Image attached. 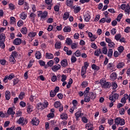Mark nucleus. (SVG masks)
Instances as JSON below:
<instances>
[{
  "label": "nucleus",
  "mask_w": 130,
  "mask_h": 130,
  "mask_svg": "<svg viewBox=\"0 0 130 130\" xmlns=\"http://www.w3.org/2000/svg\"><path fill=\"white\" fill-rule=\"evenodd\" d=\"M66 43H67V44L68 45H71L72 44V43H73V41L70 38H68L66 39Z\"/></svg>",
  "instance_id": "40"
},
{
  "label": "nucleus",
  "mask_w": 130,
  "mask_h": 130,
  "mask_svg": "<svg viewBox=\"0 0 130 130\" xmlns=\"http://www.w3.org/2000/svg\"><path fill=\"white\" fill-rule=\"evenodd\" d=\"M23 24H24V22L22 20H19L17 22L18 27H21V26H23Z\"/></svg>",
  "instance_id": "50"
},
{
  "label": "nucleus",
  "mask_w": 130,
  "mask_h": 130,
  "mask_svg": "<svg viewBox=\"0 0 130 130\" xmlns=\"http://www.w3.org/2000/svg\"><path fill=\"white\" fill-rule=\"evenodd\" d=\"M72 8L74 9V12L75 14H78V13L81 11V7L80 6L76 7V6H74Z\"/></svg>",
  "instance_id": "15"
},
{
  "label": "nucleus",
  "mask_w": 130,
  "mask_h": 130,
  "mask_svg": "<svg viewBox=\"0 0 130 130\" xmlns=\"http://www.w3.org/2000/svg\"><path fill=\"white\" fill-rule=\"evenodd\" d=\"M47 117L49 118H53V117H54V113H50L48 115H47Z\"/></svg>",
  "instance_id": "56"
},
{
  "label": "nucleus",
  "mask_w": 130,
  "mask_h": 130,
  "mask_svg": "<svg viewBox=\"0 0 130 130\" xmlns=\"http://www.w3.org/2000/svg\"><path fill=\"white\" fill-rule=\"evenodd\" d=\"M45 57L46 58H47V59H52L54 56H53V54H52V53H46Z\"/></svg>",
  "instance_id": "17"
},
{
  "label": "nucleus",
  "mask_w": 130,
  "mask_h": 130,
  "mask_svg": "<svg viewBox=\"0 0 130 130\" xmlns=\"http://www.w3.org/2000/svg\"><path fill=\"white\" fill-rule=\"evenodd\" d=\"M108 45L110 48H114L115 47V44L113 42L109 43Z\"/></svg>",
  "instance_id": "42"
},
{
  "label": "nucleus",
  "mask_w": 130,
  "mask_h": 130,
  "mask_svg": "<svg viewBox=\"0 0 130 130\" xmlns=\"http://www.w3.org/2000/svg\"><path fill=\"white\" fill-rule=\"evenodd\" d=\"M14 108L11 107L8 108L7 114L8 115H11L12 117H14V115L16 114V112L14 111Z\"/></svg>",
  "instance_id": "7"
},
{
  "label": "nucleus",
  "mask_w": 130,
  "mask_h": 130,
  "mask_svg": "<svg viewBox=\"0 0 130 130\" xmlns=\"http://www.w3.org/2000/svg\"><path fill=\"white\" fill-rule=\"evenodd\" d=\"M96 93L95 92H90L89 93V97L90 99H94L96 98Z\"/></svg>",
  "instance_id": "31"
},
{
  "label": "nucleus",
  "mask_w": 130,
  "mask_h": 130,
  "mask_svg": "<svg viewBox=\"0 0 130 130\" xmlns=\"http://www.w3.org/2000/svg\"><path fill=\"white\" fill-rule=\"evenodd\" d=\"M15 78V75H14L13 73H11L10 75H7L5 77L4 79V82L5 83H7L8 82L7 80H9V81H11V80H12V79H14Z\"/></svg>",
  "instance_id": "8"
},
{
  "label": "nucleus",
  "mask_w": 130,
  "mask_h": 130,
  "mask_svg": "<svg viewBox=\"0 0 130 130\" xmlns=\"http://www.w3.org/2000/svg\"><path fill=\"white\" fill-rule=\"evenodd\" d=\"M50 95L51 97H54L56 95V93L54 90H51L50 92Z\"/></svg>",
  "instance_id": "53"
},
{
  "label": "nucleus",
  "mask_w": 130,
  "mask_h": 130,
  "mask_svg": "<svg viewBox=\"0 0 130 130\" xmlns=\"http://www.w3.org/2000/svg\"><path fill=\"white\" fill-rule=\"evenodd\" d=\"M74 4V0H67L66 5L68 7H70V8H73Z\"/></svg>",
  "instance_id": "16"
},
{
  "label": "nucleus",
  "mask_w": 130,
  "mask_h": 130,
  "mask_svg": "<svg viewBox=\"0 0 130 130\" xmlns=\"http://www.w3.org/2000/svg\"><path fill=\"white\" fill-rule=\"evenodd\" d=\"M81 86L82 88H86V87H88V81H83L81 83Z\"/></svg>",
  "instance_id": "39"
},
{
  "label": "nucleus",
  "mask_w": 130,
  "mask_h": 130,
  "mask_svg": "<svg viewBox=\"0 0 130 130\" xmlns=\"http://www.w3.org/2000/svg\"><path fill=\"white\" fill-rule=\"evenodd\" d=\"M91 47L94 49H97V45L94 43H91Z\"/></svg>",
  "instance_id": "62"
},
{
  "label": "nucleus",
  "mask_w": 130,
  "mask_h": 130,
  "mask_svg": "<svg viewBox=\"0 0 130 130\" xmlns=\"http://www.w3.org/2000/svg\"><path fill=\"white\" fill-rule=\"evenodd\" d=\"M24 97H25V92H20L19 95V99L22 100Z\"/></svg>",
  "instance_id": "44"
},
{
  "label": "nucleus",
  "mask_w": 130,
  "mask_h": 130,
  "mask_svg": "<svg viewBox=\"0 0 130 130\" xmlns=\"http://www.w3.org/2000/svg\"><path fill=\"white\" fill-rule=\"evenodd\" d=\"M105 19H106L105 21L106 23H110V22H111V19L108 17H105Z\"/></svg>",
  "instance_id": "57"
},
{
  "label": "nucleus",
  "mask_w": 130,
  "mask_h": 130,
  "mask_svg": "<svg viewBox=\"0 0 130 130\" xmlns=\"http://www.w3.org/2000/svg\"><path fill=\"white\" fill-rule=\"evenodd\" d=\"M114 68V64H113V63H109L108 64L107 69L108 70H113Z\"/></svg>",
  "instance_id": "33"
},
{
  "label": "nucleus",
  "mask_w": 130,
  "mask_h": 130,
  "mask_svg": "<svg viewBox=\"0 0 130 130\" xmlns=\"http://www.w3.org/2000/svg\"><path fill=\"white\" fill-rule=\"evenodd\" d=\"M75 55L77 56V57H79V56H81V52H80L79 50H77L75 52Z\"/></svg>",
  "instance_id": "54"
},
{
  "label": "nucleus",
  "mask_w": 130,
  "mask_h": 130,
  "mask_svg": "<svg viewBox=\"0 0 130 130\" xmlns=\"http://www.w3.org/2000/svg\"><path fill=\"white\" fill-rule=\"evenodd\" d=\"M61 78H62L61 80V82H64V81L67 80V76L64 74L62 75Z\"/></svg>",
  "instance_id": "59"
},
{
  "label": "nucleus",
  "mask_w": 130,
  "mask_h": 130,
  "mask_svg": "<svg viewBox=\"0 0 130 130\" xmlns=\"http://www.w3.org/2000/svg\"><path fill=\"white\" fill-rule=\"evenodd\" d=\"M120 38H121V35H120V34H118L115 36V39L117 41H119Z\"/></svg>",
  "instance_id": "41"
},
{
  "label": "nucleus",
  "mask_w": 130,
  "mask_h": 130,
  "mask_svg": "<svg viewBox=\"0 0 130 130\" xmlns=\"http://www.w3.org/2000/svg\"><path fill=\"white\" fill-rule=\"evenodd\" d=\"M11 55L13 56L14 58H16L19 56V54L16 51H14L12 53Z\"/></svg>",
  "instance_id": "43"
},
{
  "label": "nucleus",
  "mask_w": 130,
  "mask_h": 130,
  "mask_svg": "<svg viewBox=\"0 0 130 130\" xmlns=\"http://www.w3.org/2000/svg\"><path fill=\"white\" fill-rule=\"evenodd\" d=\"M0 47L3 49L6 47V45H5V42H0Z\"/></svg>",
  "instance_id": "58"
},
{
  "label": "nucleus",
  "mask_w": 130,
  "mask_h": 130,
  "mask_svg": "<svg viewBox=\"0 0 130 130\" xmlns=\"http://www.w3.org/2000/svg\"><path fill=\"white\" fill-rule=\"evenodd\" d=\"M108 123H109L110 125H112V124H113V119H109L108 120Z\"/></svg>",
  "instance_id": "63"
},
{
  "label": "nucleus",
  "mask_w": 130,
  "mask_h": 130,
  "mask_svg": "<svg viewBox=\"0 0 130 130\" xmlns=\"http://www.w3.org/2000/svg\"><path fill=\"white\" fill-rule=\"evenodd\" d=\"M88 67H89V63L85 62L84 63V66L82 67V69L83 70H87V69H88Z\"/></svg>",
  "instance_id": "47"
},
{
  "label": "nucleus",
  "mask_w": 130,
  "mask_h": 130,
  "mask_svg": "<svg viewBox=\"0 0 130 130\" xmlns=\"http://www.w3.org/2000/svg\"><path fill=\"white\" fill-rule=\"evenodd\" d=\"M86 74H87V70L86 69H81V76L83 79H86V77H87V75H86Z\"/></svg>",
  "instance_id": "12"
},
{
  "label": "nucleus",
  "mask_w": 130,
  "mask_h": 130,
  "mask_svg": "<svg viewBox=\"0 0 130 130\" xmlns=\"http://www.w3.org/2000/svg\"><path fill=\"white\" fill-rule=\"evenodd\" d=\"M5 97L6 100H10L11 99V92L6 91L5 92Z\"/></svg>",
  "instance_id": "20"
},
{
  "label": "nucleus",
  "mask_w": 130,
  "mask_h": 130,
  "mask_svg": "<svg viewBox=\"0 0 130 130\" xmlns=\"http://www.w3.org/2000/svg\"><path fill=\"white\" fill-rule=\"evenodd\" d=\"M27 111L28 113H31V112L33 111V106L29 105L27 106Z\"/></svg>",
  "instance_id": "28"
},
{
  "label": "nucleus",
  "mask_w": 130,
  "mask_h": 130,
  "mask_svg": "<svg viewBox=\"0 0 130 130\" xmlns=\"http://www.w3.org/2000/svg\"><path fill=\"white\" fill-rule=\"evenodd\" d=\"M90 92V87H86L84 91V96H87Z\"/></svg>",
  "instance_id": "35"
},
{
  "label": "nucleus",
  "mask_w": 130,
  "mask_h": 130,
  "mask_svg": "<svg viewBox=\"0 0 130 130\" xmlns=\"http://www.w3.org/2000/svg\"><path fill=\"white\" fill-rule=\"evenodd\" d=\"M84 114L82 113V109H79L78 111L75 113V118L77 121H79L80 120V118L81 117V116H83Z\"/></svg>",
  "instance_id": "5"
},
{
  "label": "nucleus",
  "mask_w": 130,
  "mask_h": 130,
  "mask_svg": "<svg viewBox=\"0 0 130 130\" xmlns=\"http://www.w3.org/2000/svg\"><path fill=\"white\" fill-rule=\"evenodd\" d=\"M121 8L122 10H124L125 14L129 15L130 13V6L128 4H122L121 5Z\"/></svg>",
  "instance_id": "3"
},
{
  "label": "nucleus",
  "mask_w": 130,
  "mask_h": 130,
  "mask_svg": "<svg viewBox=\"0 0 130 130\" xmlns=\"http://www.w3.org/2000/svg\"><path fill=\"white\" fill-rule=\"evenodd\" d=\"M5 39H6V35L1 34L0 35V42H5Z\"/></svg>",
  "instance_id": "29"
},
{
  "label": "nucleus",
  "mask_w": 130,
  "mask_h": 130,
  "mask_svg": "<svg viewBox=\"0 0 130 130\" xmlns=\"http://www.w3.org/2000/svg\"><path fill=\"white\" fill-rule=\"evenodd\" d=\"M61 65L62 67L66 68L68 66V61H67V59L62 60L61 61Z\"/></svg>",
  "instance_id": "26"
},
{
  "label": "nucleus",
  "mask_w": 130,
  "mask_h": 130,
  "mask_svg": "<svg viewBox=\"0 0 130 130\" xmlns=\"http://www.w3.org/2000/svg\"><path fill=\"white\" fill-rule=\"evenodd\" d=\"M119 114H120V115H124V113H125L124 109V108L120 109V110L119 111Z\"/></svg>",
  "instance_id": "45"
},
{
  "label": "nucleus",
  "mask_w": 130,
  "mask_h": 130,
  "mask_svg": "<svg viewBox=\"0 0 130 130\" xmlns=\"http://www.w3.org/2000/svg\"><path fill=\"white\" fill-rule=\"evenodd\" d=\"M116 28H113L111 29V33L112 35H115L116 34Z\"/></svg>",
  "instance_id": "61"
},
{
  "label": "nucleus",
  "mask_w": 130,
  "mask_h": 130,
  "mask_svg": "<svg viewBox=\"0 0 130 130\" xmlns=\"http://www.w3.org/2000/svg\"><path fill=\"white\" fill-rule=\"evenodd\" d=\"M72 28L70 26H66L63 28L64 32H71Z\"/></svg>",
  "instance_id": "37"
},
{
  "label": "nucleus",
  "mask_w": 130,
  "mask_h": 130,
  "mask_svg": "<svg viewBox=\"0 0 130 130\" xmlns=\"http://www.w3.org/2000/svg\"><path fill=\"white\" fill-rule=\"evenodd\" d=\"M17 123H18V124H22V125H24V124H27V123H28V120L24 119V117H20L17 120Z\"/></svg>",
  "instance_id": "6"
},
{
  "label": "nucleus",
  "mask_w": 130,
  "mask_h": 130,
  "mask_svg": "<svg viewBox=\"0 0 130 130\" xmlns=\"http://www.w3.org/2000/svg\"><path fill=\"white\" fill-rule=\"evenodd\" d=\"M60 117L61 119H68V115L66 113H63L61 114Z\"/></svg>",
  "instance_id": "30"
},
{
  "label": "nucleus",
  "mask_w": 130,
  "mask_h": 130,
  "mask_svg": "<svg viewBox=\"0 0 130 130\" xmlns=\"http://www.w3.org/2000/svg\"><path fill=\"white\" fill-rule=\"evenodd\" d=\"M61 67L59 64L55 65L52 67V71L53 72H57L58 70H60Z\"/></svg>",
  "instance_id": "13"
},
{
  "label": "nucleus",
  "mask_w": 130,
  "mask_h": 130,
  "mask_svg": "<svg viewBox=\"0 0 130 130\" xmlns=\"http://www.w3.org/2000/svg\"><path fill=\"white\" fill-rule=\"evenodd\" d=\"M124 67V63L123 62H120L117 65V69H122Z\"/></svg>",
  "instance_id": "38"
},
{
  "label": "nucleus",
  "mask_w": 130,
  "mask_h": 130,
  "mask_svg": "<svg viewBox=\"0 0 130 130\" xmlns=\"http://www.w3.org/2000/svg\"><path fill=\"white\" fill-rule=\"evenodd\" d=\"M42 105H43L44 108H46V107H47L48 106V102H47V101H45L44 102V103L42 104Z\"/></svg>",
  "instance_id": "51"
},
{
  "label": "nucleus",
  "mask_w": 130,
  "mask_h": 130,
  "mask_svg": "<svg viewBox=\"0 0 130 130\" xmlns=\"http://www.w3.org/2000/svg\"><path fill=\"white\" fill-rule=\"evenodd\" d=\"M115 92H116V90H114L112 92V94L109 96V100L111 102H115V100L118 99L119 95L117 93H114Z\"/></svg>",
  "instance_id": "1"
},
{
  "label": "nucleus",
  "mask_w": 130,
  "mask_h": 130,
  "mask_svg": "<svg viewBox=\"0 0 130 130\" xmlns=\"http://www.w3.org/2000/svg\"><path fill=\"white\" fill-rule=\"evenodd\" d=\"M35 56L37 59H40L42 57L41 53L39 51H36L35 53Z\"/></svg>",
  "instance_id": "21"
},
{
  "label": "nucleus",
  "mask_w": 130,
  "mask_h": 130,
  "mask_svg": "<svg viewBox=\"0 0 130 130\" xmlns=\"http://www.w3.org/2000/svg\"><path fill=\"white\" fill-rule=\"evenodd\" d=\"M91 68L92 70H94L95 71H99L100 70V68L99 66H96L95 64H93L91 66Z\"/></svg>",
  "instance_id": "34"
},
{
  "label": "nucleus",
  "mask_w": 130,
  "mask_h": 130,
  "mask_svg": "<svg viewBox=\"0 0 130 130\" xmlns=\"http://www.w3.org/2000/svg\"><path fill=\"white\" fill-rule=\"evenodd\" d=\"M31 124L33 125H38L39 124V120L37 117L33 118L31 122Z\"/></svg>",
  "instance_id": "10"
},
{
  "label": "nucleus",
  "mask_w": 130,
  "mask_h": 130,
  "mask_svg": "<svg viewBox=\"0 0 130 130\" xmlns=\"http://www.w3.org/2000/svg\"><path fill=\"white\" fill-rule=\"evenodd\" d=\"M100 54H102L101 49H98L94 51V55H95V56H99Z\"/></svg>",
  "instance_id": "23"
},
{
  "label": "nucleus",
  "mask_w": 130,
  "mask_h": 130,
  "mask_svg": "<svg viewBox=\"0 0 130 130\" xmlns=\"http://www.w3.org/2000/svg\"><path fill=\"white\" fill-rule=\"evenodd\" d=\"M102 53H103L104 54H107V52L108 51V50H107V47H103L102 48Z\"/></svg>",
  "instance_id": "36"
},
{
  "label": "nucleus",
  "mask_w": 130,
  "mask_h": 130,
  "mask_svg": "<svg viewBox=\"0 0 130 130\" xmlns=\"http://www.w3.org/2000/svg\"><path fill=\"white\" fill-rule=\"evenodd\" d=\"M110 78L112 81H114V80L117 79V74H116V73L114 72L110 75Z\"/></svg>",
  "instance_id": "14"
},
{
  "label": "nucleus",
  "mask_w": 130,
  "mask_h": 130,
  "mask_svg": "<svg viewBox=\"0 0 130 130\" xmlns=\"http://www.w3.org/2000/svg\"><path fill=\"white\" fill-rule=\"evenodd\" d=\"M24 10H29V4L25 2L24 4Z\"/></svg>",
  "instance_id": "60"
},
{
  "label": "nucleus",
  "mask_w": 130,
  "mask_h": 130,
  "mask_svg": "<svg viewBox=\"0 0 130 130\" xmlns=\"http://www.w3.org/2000/svg\"><path fill=\"white\" fill-rule=\"evenodd\" d=\"M22 43V39L20 38H16L13 41L14 45H20Z\"/></svg>",
  "instance_id": "11"
},
{
  "label": "nucleus",
  "mask_w": 130,
  "mask_h": 130,
  "mask_svg": "<svg viewBox=\"0 0 130 130\" xmlns=\"http://www.w3.org/2000/svg\"><path fill=\"white\" fill-rule=\"evenodd\" d=\"M20 32L22 34H23V35H26L28 32V29H27V27H24L20 29Z\"/></svg>",
  "instance_id": "19"
},
{
  "label": "nucleus",
  "mask_w": 130,
  "mask_h": 130,
  "mask_svg": "<svg viewBox=\"0 0 130 130\" xmlns=\"http://www.w3.org/2000/svg\"><path fill=\"white\" fill-rule=\"evenodd\" d=\"M71 60L72 63H75L77 61V58L75 56H72Z\"/></svg>",
  "instance_id": "49"
},
{
  "label": "nucleus",
  "mask_w": 130,
  "mask_h": 130,
  "mask_svg": "<svg viewBox=\"0 0 130 130\" xmlns=\"http://www.w3.org/2000/svg\"><path fill=\"white\" fill-rule=\"evenodd\" d=\"M115 123L116 125H124L125 124V121L123 118L117 117L115 119Z\"/></svg>",
  "instance_id": "2"
},
{
  "label": "nucleus",
  "mask_w": 130,
  "mask_h": 130,
  "mask_svg": "<svg viewBox=\"0 0 130 130\" xmlns=\"http://www.w3.org/2000/svg\"><path fill=\"white\" fill-rule=\"evenodd\" d=\"M54 62H53V60H51L47 62V64L49 66V67H52L54 64Z\"/></svg>",
  "instance_id": "52"
},
{
  "label": "nucleus",
  "mask_w": 130,
  "mask_h": 130,
  "mask_svg": "<svg viewBox=\"0 0 130 130\" xmlns=\"http://www.w3.org/2000/svg\"><path fill=\"white\" fill-rule=\"evenodd\" d=\"M61 105V104L59 101L55 102L54 104V107H55V108H58V107H59Z\"/></svg>",
  "instance_id": "32"
},
{
  "label": "nucleus",
  "mask_w": 130,
  "mask_h": 130,
  "mask_svg": "<svg viewBox=\"0 0 130 130\" xmlns=\"http://www.w3.org/2000/svg\"><path fill=\"white\" fill-rule=\"evenodd\" d=\"M101 85L102 88H104V89L110 88V82H106L105 79H102L101 80Z\"/></svg>",
  "instance_id": "4"
},
{
  "label": "nucleus",
  "mask_w": 130,
  "mask_h": 130,
  "mask_svg": "<svg viewBox=\"0 0 130 130\" xmlns=\"http://www.w3.org/2000/svg\"><path fill=\"white\" fill-rule=\"evenodd\" d=\"M36 35H37V32H30L28 34V37H29V38H33L35 37L36 36Z\"/></svg>",
  "instance_id": "24"
},
{
  "label": "nucleus",
  "mask_w": 130,
  "mask_h": 130,
  "mask_svg": "<svg viewBox=\"0 0 130 130\" xmlns=\"http://www.w3.org/2000/svg\"><path fill=\"white\" fill-rule=\"evenodd\" d=\"M15 57H13L12 55H10L9 57V61L12 63V64H15L16 63V59Z\"/></svg>",
  "instance_id": "18"
},
{
  "label": "nucleus",
  "mask_w": 130,
  "mask_h": 130,
  "mask_svg": "<svg viewBox=\"0 0 130 130\" xmlns=\"http://www.w3.org/2000/svg\"><path fill=\"white\" fill-rule=\"evenodd\" d=\"M124 49L123 48V47L122 46H120V47H118V50L120 53H121L123 51Z\"/></svg>",
  "instance_id": "55"
},
{
  "label": "nucleus",
  "mask_w": 130,
  "mask_h": 130,
  "mask_svg": "<svg viewBox=\"0 0 130 130\" xmlns=\"http://www.w3.org/2000/svg\"><path fill=\"white\" fill-rule=\"evenodd\" d=\"M55 47L56 49H60L61 48V42H56L55 44Z\"/></svg>",
  "instance_id": "22"
},
{
  "label": "nucleus",
  "mask_w": 130,
  "mask_h": 130,
  "mask_svg": "<svg viewBox=\"0 0 130 130\" xmlns=\"http://www.w3.org/2000/svg\"><path fill=\"white\" fill-rule=\"evenodd\" d=\"M47 15H48V13L47 11L42 12L38 11V17H47Z\"/></svg>",
  "instance_id": "9"
},
{
  "label": "nucleus",
  "mask_w": 130,
  "mask_h": 130,
  "mask_svg": "<svg viewBox=\"0 0 130 130\" xmlns=\"http://www.w3.org/2000/svg\"><path fill=\"white\" fill-rule=\"evenodd\" d=\"M37 108L39 110H43V109H44V107H43V105H42V103H39L37 105Z\"/></svg>",
  "instance_id": "27"
},
{
  "label": "nucleus",
  "mask_w": 130,
  "mask_h": 130,
  "mask_svg": "<svg viewBox=\"0 0 130 130\" xmlns=\"http://www.w3.org/2000/svg\"><path fill=\"white\" fill-rule=\"evenodd\" d=\"M113 54V50L112 49H109L108 52V56L111 58L112 57V55Z\"/></svg>",
  "instance_id": "25"
},
{
  "label": "nucleus",
  "mask_w": 130,
  "mask_h": 130,
  "mask_svg": "<svg viewBox=\"0 0 130 130\" xmlns=\"http://www.w3.org/2000/svg\"><path fill=\"white\" fill-rule=\"evenodd\" d=\"M10 24H15V22H16V18H15L14 17H10Z\"/></svg>",
  "instance_id": "46"
},
{
  "label": "nucleus",
  "mask_w": 130,
  "mask_h": 130,
  "mask_svg": "<svg viewBox=\"0 0 130 130\" xmlns=\"http://www.w3.org/2000/svg\"><path fill=\"white\" fill-rule=\"evenodd\" d=\"M90 96H86L84 98V101L85 102H90Z\"/></svg>",
  "instance_id": "64"
},
{
  "label": "nucleus",
  "mask_w": 130,
  "mask_h": 130,
  "mask_svg": "<svg viewBox=\"0 0 130 130\" xmlns=\"http://www.w3.org/2000/svg\"><path fill=\"white\" fill-rule=\"evenodd\" d=\"M34 61H35V60H30L29 63H28V64L27 66L28 69H30V68H31V67H32V66H33V62H34Z\"/></svg>",
  "instance_id": "48"
}]
</instances>
